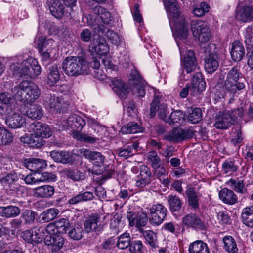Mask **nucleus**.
I'll return each instance as SVG.
<instances>
[{"mask_svg":"<svg viewBox=\"0 0 253 253\" xmlns=\"http://www.w3.org/2000/svg\"><path fill=\"white\" fill-rule=\"evenodd\" d=\"M189 29L186 28L181 31L173 34L178 46L182 67L187 73L194 71L197 66V60L194 51L188 46V41L186 40L188 36Z\"/></svg>","mask_w":253,"mask_h":253,"instance_id":"nucleus-1","label":"nucleus"},{"mask_svg":"<svg viewBox=\"0 0 253 253\" xmlns=\"http://www.w3.org/2000/svg\"><path fill=\"white\" fill-rule=\"evenodd\" d=\"M60 77L59 69L56 65H51L47 70L46 82L49 86H53L59 81Z\"/></svg>","mask_w":253,"mask_h":253,"instance_id":"nucleus-27","label":"nucleus"},{"mask_svg":"<svg viewBox=\"0 0 253 253\" xmlns=\"http://www.w3.org/2000/svg\"><path fill=\"white\" fill-rule=\"evenodd\" d=\"M242 218L245 225L253 228V206L243 209L242 212Z\"/></svg>","mask_w":253,"mask_h":253,"instance_id":"nucleus-42","label":"nucleus"},{"mask_svg":"<svg viewBox=\"0 0 253 253\" xmlns=\"http://www.w3.org/2000/svg\"><path fill=\"white\" fill-rule=\"evenodd\" d=\"M219 197L223 203L230 205L235 204L238 201L236 194L232 190L226 188L219 191Z\"/></svg>","mask_w":253,"mask_h":253,"instance_id":"nucleus-28","label":"nucleus"},{"mask_svg":"<svg viewBox=\"0 0 253 253\" xmlns=\"http://www.w3.org/2000/svg\"><path fill=\"white\" fill-rule=\"evenodd\" d=\"M105 29L106 32L103 33L108 37L109 40L112 44L118 45L122 42V38L113 31L110 30L109 27H106Z\"/></svg>","mask_w":253,"mask_h":253,"instance_id":"nucleus-58","label":"nucleus"},{"mask_svg":"<svg viewBox=\"0 0 253 253\" xmlns=\"http://www.w3.org/2000/svg\"><path fill=\"white\" fill-rule=\"evenodd\" d=\"M18 179L17 175L15 173H10L1 178L0 179V181L4 188L6 190L9 189L11 191H15V195L17 197H19L22 196V191L23 188L20 185L16 183Z\"/></svg>","mask_w":253,"mask_h":253,"instance_id":"nucleus-15","label":"nucleus"},{"mask_svg":"<svg viewBox=\"0 0 253 253\" xmlns=\"http://www.w3.org/2000/svg\"><path fill=\"white\" fill-rule=\"evenodd\" d=\"M209 9V5L205 2H202L194 7L193 9V12L195 16L201 17L204 16L206 12H208Z\"/></svg>","mask_w":253,"mask_h":253,"instance_id":"nucleus-61","label":"nucleus"},{"mask_svg":"<svg viewBox=\"0 0 253 253\" xmlns=\"http://www.w3.org/2000/svg\"><path fill=\"white\" fill-rule=\"evenodd\" d=\"M224 247L229 253H237L238 248L236 242L233 237L226 236L223 238Z\"/></svg>","mask_w":253,"mask_h":253,"instance_id":"nucleus-48","label":"nucleus"},{"mask_svg":"<svg viewBox=\"0 0 253 253\" xmlns=\"http://www.w3.org/2000/svg\"><path fill=\"white\" fill-rule=\"evenodd\" d=\"M222 169L225 173L231 174L237 171L238 168L235 162L231 160H226L222 164Z\"/></svg>","mask_w":253,"mask_h":253,"instance_id":"nucleus-63","label":"nucleus"},{"mask_svg":"<svg viewBox=\"0 0 253 253\" xmlns=\"http://www.w3.org/2000/svg\"><path fill=\"white\" fill-rule=\"evenodd\" d=\"M24 166L34 172H39L47 166V164L43 159L38 158H28L24 161Z\"/></svg>","mask_w":253,"mask_h":253,"instance_id":"nucleus-19","label":"nucleus"},{"mask_svg":"<svg viewBox=\"0 0 253 253\" xmlns=\"http://www.w3.org/2000/svg\"><path fill=\"white\" fill-rule=\"evenodd\" d=\"M49 9L52 15L57 19L62 18L65 13V7L59 1L53 2Z\"/></svg>","mask_w":253,"mask_h":253,"instance_id":"nucleus-47","label":"nucleus"},{"mask_svg":"<svg viewBox=\"0 0 253 253\" xmlns=\"http://www.w3.org/2000/svg\"><path fill=\"white\" fill-rule=\"evenodd\" d=\"M167 105L164 103H160L158 99L155 98L151 103V115H154L156 112H158L159 117L165 122L168 123L169 121V117L167 115L169 112L167 109Z\"/></svg>","mask_w":253,"mask_h":253,"instance_id":"nucleus-17","label":"nucleus"},{"mask_svg":"<svg viewBox=\"0 0 253 253\" xmlns=\"http://www.w3.org/2000/svg\"><path fill=\"white\" fill-rule=\"evenodd\" d=\"M191 30L193 36L198 38L201 43L208 44L211 32L207 23L202 21L193 22L191 24Z\"/></svg>","mask_w":253,"mask_h":253,"instance_id":"nucleus-10","label":"nucleus"},{"mask_svg":"<svg viewBox=\"0 0 253 253\" xmlns=\"http://www.w3.org/2000/svg\"><path fill=\"white\" fill-rule=\"evenodd\" d=\"M165 137L168 140L179 142L188 137L187 131L180 128H174Z\"/></svg>","mask_w":253,"mask_h":253,"instance_id":"nucleus-35","label":"nucleus"},{"mask_svg":"<svg viewBox=\"0 0 253 253\" xmlns=\"http://www.w3.org/2000/svg\"><path fill=\"white\" fill-rule=\"evenodd\" d=\"M5 122L6 125L12 128H20L26 124L25 118L21 114L17 113L9 116L6 118Z\"/></svg>","mask_w":253,"mask_h":253,"instance_id":"nucleus-26","label":"nucleus"},{"mask_svg":"<svg viewBox=\"0 0 253 253\" xmlns=\"http://www.w3.org/2000/svg\"><path fill=\"white\" fill-rule=\"evenodd\" d=\"M169 209L172 211L180 210L182 206V201L180 198L176 195H170L168 198Z\"/></svg>","mask_w":253,"mask_h":253,"instance_id":"nucleus-54","label":"nucleus"},{"mask_svg":"<svg viewBox=\"0 0 253 253\" xmlns=\"http://www.w3.org/2000/svg\"><path fill=\"white\" fill-rule=\"evenodd\" d=\"M13 93L17 101L25 104H31L39 98L41 90L34 83L23 81L14 88Z\"/></svg>","mask_w":253,"mask_h":253,"instance_id":"nucleus-2","label":"nucleus"},{"mask_svg":"<svg viewBox=\"0 0 253 253\" xmlns=\"http://www.w3.org/2000/svg\"><path fill=\"white\" fill-rule=\"evenodd\" d=\"M142 131L143 128L135 122H129L121 128L123 134L137 133Z\"/></svg>","mask_w":253,"mask_h":253,"instance_id":"nucleus-49","label":"nucleus"},{"mask_svg":"<svg viewBox=\"0 0 253 253\" xmlns=\"http://www.w3.org/2000/svg\"><path fill=\"white\" fill-rule=\"evenodd\" d=\"M187 113V120L192 124L198 123L202 119V111L199 108H188Z\"/></svg>","mask_w":253,"mask_h":253,"instance_id":"nucleus-41","label":"nucleus"},{"mask_svg":"<svg viewBox=\"0 0 253 253\" xmlns=\"http://www.w3.org/2000/svg\"><path fill=\"white\" fill-rule=\"evenodd\" d=\"M131 253H142L144 246L141 241L135 240L131 242L129 246Z\"/></svg>","mask_w":253,"mask_h":253,"instance_id":"nucleus-64","label":"nucleus"},{"mask_svg":"<svg viewBox=\"0 0 253 253\" xmlns=\"http://www.w3.org/2000/svg\"><path fill=\"white\" fill-rule=\"evenodd\" d=\"M26 115L33 120H39L43 115V110L42 107L38 104L31 105L29 108L26 111Z\"/></svg>","mask_w":253,"mask_h":253,"instance_id":"nucleus-38","label":"nucleus"},{"mask_svg":"<svg viewBox=\"0 0 253 253\" xmlns=\"http://www.w3.org/2000/svg\"><path fill=\"white\" fill-rule=\"evenodd\" d=\"M59 211L55 208H50L44 211L40 214L41 220L43 222H48L54 219L59 214Z\"/></svg>","mask_w":253,"mask_h":253,"instance_id":"nucleus-51","label":"nucleus"},{"mask_svg":"<svg viewBox=\"0 0 253 253\" xmlns=\"http://www.w3.org/2000/svg\"><path fill=\"white\" fill-rule=\"evenodd\" d=\"M33 195L37 197L48 198L54 193V188L53 186L45 185L36 187L33 189Z\"/></svg>","mask_w":253,"mask_h":253,"instance_id":"nucleus-31","label":"nucleus"},{"mask_svg":"<svg viewBox=\"0 0 253 253\" xmlns=\"http://www.w3.org/2000/svg\"><path fill=\"white\" fill-rule=\"evenodd\" d=\"M185 193L188 198L189 205L193 209H198L199 206V199L194 188H188Z\"/></svg>","mask_w":253,"mask_h":253,"instance_id":"nucleus-50","label":"nucleus"},{"mask_svg":"<svg viewBox=\"0 0 253 253\" xmlns=\"http://www.w3.org/2000/svg\"><path fill=\"white\" fill-rule=\"evenodd\" d=\"M232 124V118L227 113L219 114L215 119V127L217 129H227Z\"/></svg>","mask_w":253,"mask_h":253,"instance_id":"nucleus-33","label":"nucleus"},{"mask_svg":"<svg viewBox=\"0 0 253 253\" xmlns=\"http://www.w3.org/2000/svg\"><path fill=\"white\" fill-rule=\"evenodd\" d=\"M219 63L217 60V56L210 54L205 60V69L209 73H212L217 70Z\"/></svg>","mask_w":253,"mask_h":253,"instance_id":"nucleus-39","label":"nucleus"},{"mask_svg":"<svg viewBox=\"0 0 253 253\" xmlns=\"http://www.w3.org/2000/svg\"><path fill=\"white\" fill-rule=\"evenodd\" d=\"M189 253H210L207 244L201 240L191 243L188 249Z\"/></svg>","mask_w":253,"mask_h":253,"instance_id":"nucleus-37","label":"nucleus"},{"mask_svg":"<svg viewBox=\"0 0 253 253\" xmlns=\"http://www.w3.org/2000/svg\"><path fill=\"white\" fill-rule=\"evenodd\" d=\"M252 8L249 6H244L241 8L236 15L238 19L244 22H248L253 19Z\"/></svg>","mask_w":253,"mask_h":253,"instance_id":"nucleus-44","label":"nucleus"},{"mask_svg":"<svg viewBox=\"0 0 253 253\" xmlns=\"http://www.w3.org/2000/svg\"><path fill=\"white\" fill-rule=\"evenodd\" d=\"M37 216V212L31 210H26L22 213L21 218L24 224L32 225L34 223Z\"/></svg>","mask_w":253,"mask_h":253,"instance_id":"nucleus-53","label":"nucleus"},{"mask_svg":"<svg viewBox=\"0 0 253 253\" xmlns=\"http://www.w3.org/2000/svg\"><path fill=\"white\" fill-rule=\"evenodd\" d=\"M127 218L131 226H135L137 228L142 229L141 227L145 226L148 221V216L146 212L140 214H135L132 212L127 213Z\"/></svg>","mask_w":253,"mask_h":253,"instance_id":"nucleus-18","label":"nucleus"},{"mask_svg":"<svg viewBox=\"0 0 253 253\" xmlns=\"http://www.w3.org/2000/svg\"><path fill=\"white\" fill-rule=\"evenodd\" d=\"M149 220L154 225H159L164 221L167 213V208L161 204H154L147 208Z\"/></svg>","mask_w":253,"mask_h":253,"instance_id":"nucleus-9","label":"nucleus"},{"mask_svg":"<svg viewBox=\"0 0 253 253\" xmlns=\"http://www.w3.org/2000/svg\"><path fill=\"white\" fill-rule=\"evenodd\" d=\"M139 147L136 142L133 143L131 145H125L121 148L116 151V153L119 156L127 158L133 155Z\"/></svg>","mask_w":253,"mask_h":253,"instance_id":"nucleus-36","label":"nucleus"},{"mask_svg":"<svg viewBox=\"0 0 253 253\" xmlns=\"http://www.w3.org/2000/svg\"><path fill=\"white\" fill-rule=\"evenodd\" d=\"M245 54V49L242 43L238 41H235L232 44L231 56L233 60L239 61L242 60Z\"/></svg>","mask_w":253,"mask_h":253,"instance_id":"nucleus-32","label":"nucleus"},{"mask_svg":"<svg viewBox=\"0 0 253 253\" xmlns=\"http://www.w3.org/2000/svg\"><path fill=\"white\" fill-rule=\"evenodd\" d=\"M140 233L142 235L146 243L150 246L155 247L157 244V237L156 234L151 230H144L143 229H140Z\"/></svg>","mask_w":253,"mask_h":253,"instance_id":"nucleus-45","label":"nucleus"},{"mask_svg":"<svg viewBox=\"0 0 253 253\" xmlns=\"http://www.w3.org/2000/svg\"><path fill=\"white\" fill-rule=\"evenodd\" d=\"M100 62L98 59H94L91 62H89V67L94 69L93 73L95 78L100 80H104L106 77V75L102 69H100Z\"/></svg>","mask_w":253,"mask_h":253,"instance_id":"nucleus-46","label":"nucleus"},{"mask_svg":"<svg viewBox=\"0 0 253 253\" xmlns=\"http://www.w3.org/2000/svg\"><path fill=\"white\" fill-rule=\"evenodd\" d=\"M240 73L237 68H232L228 73L224 82V88L229 93L234 94L238 90L244 89V84L238 82Z\"/></svg>","mask_w":253,"mask_h":253,"instance_id":"nucleus-8","label":"nucleus"},{"mask_svg":"<svg viewBox=\"0 0 253 253\" xmlns=\"http://www.w3.org/2000/svg\"><path fill=\"white\" fill-rule=\"evenodd\" d=\"M29 132H35L36 134L42 138H48L52 135L51 128L48 125L41 122H36L31 124L28 127Z\"/></svg>","mask_w":253,"mask_h":253,"instance_id":"nucleus-16","label":"nucleus"},{"mask_svg":"<svg viewBox=\"0 0 253 253\" xmlns=\"http://www.w3.org/2000/svg\"><path fill=\"white\" fill-rule=\"evenodd\" d=\"M65 174L74 181L83 180L85 179V174L77 169H68L64 170Z\"/></svg>","mask_w":253,"mask_h":253,"instance_id":"nucleus-56","label":"nucleus"},{"mask_svg":"<svg viewBox=\"0 0 253 253\" xmlns=\"http://www.w3.org/2000/svg\"><path fill=\"white\" fill-rule=\"evenodd\" d=\"M206 83L204 80L202 74L196 72L192 79L191 90V94L195 95L204 91L206 88Z\"/></svg>","mask_w":253,"mask_h":253,"instance_id":"nucleus-20","label":"nucleus"},{"mask_svg":"<svg viewBox=\"0 0 253 253\" xmlns=\"http://www.w3.org/2000/svg\"><path fill=\"white\" fill-rule=\"evenodd\" d=\"M131 237L129 233L125 232L118 238L117 247L121 249L128 247L131 243Z\"/></svg>","mask_w":253,"mask_h":253,"instance_id":"nucleus-55","label":"nucleus"},{"mask_svg":"<svg viewBox=\"0 0 253 253\" xmlns=\"http://www.w3.org/2000/svg\"><path fill=\"white\" fill-rule=\"evenodd\" d=\"M45 243L47 245H51L52 250L56 252L59 251L64 245V239L60 235L49 236L46 237Z\"/></svg>","mask_w":253,"mask_h":253,"instance_id":"nucleus-34","label":"nucleus"},{"mask_svg":"<svg viewBox=\"0 0 253 253\" xmlns=\"http://www.w3.org/2000/svg\"><path fill=\"white\" fill-rule=\"evenodd\" d=\"M44 228L42 226H35L29 230H27L21 233V237L29 243H40L43 239H46L47 235H44Z\"/></svg>","mask_w":253,"mask_h":253,"instance_id":"nucleus-12","label":"nucleus"},{"mask_svg":"<svg viewBox=\"0 0 253 253\" xmlns=\"http://www.w3.org/2000/svg\"><path fill=\"white\" fill-rule=\"evenodd\" d=\"M62 67L65 73L70 76L87 74L89 72V64L83 57L66 58L63 62Z\"/></svg>","mask_w":253,"mask_h":253,"instance_id":"nucleus-4","label":"nucleus"},{"mask_svg":"<svg viewBox=\"0 0 253 253\" xmlns=\"http://www.w3.org/2000/svg\"><path fill=\"white\" fill-rule=\"evenodd\" d=\"M100 218L97 215L90 216L84 223V228L87 232L101 230L104 224L100 221Z\"/></svg>","mask_w":253,"mask_h":253,"instance_id":"nucleus-24","label":"nucleus"},{"mask_svg":"<svg viewBox=\"0 0 253 253\" xmlns=\"http://www.w3.org/2000/svg\"><path fill=\"white\" fill-rule=\"evenodd\" d=\"M11 95L6 92L0 93V114L7 115L12 111Z\"/></svg>","mask_w":253,"mask_h":253,"instance_id":"nucleus-23","label":"nucleus"},{"mask_svg":"<svg viewBox=\"0 0 253 253\" xmlns=\"http://www.w3.org/2000/svg\"><path fill=\"white\" fill-rule=\"evenodd\" d=\"M21 213L20 209L14 205L0 206V216L6 218H14Z\"/></svg>","mask_w":253,"mask_h":253,"instance_id":"nucleus-29","label":"nucleus"},{"mask_svg":"<svg viewBox=\"0 0 253 253\" xmlns=\"http://www.w3.org/2000/svg\"><path fill=\"white\" fill-rule=\"evenodd\" d=\"M185 115L181 110H176L172 112L169 117V121L168 123L171 124H181L185 120Z\"/></svg>","mask_w":253,"mask_h":253,"instance_id":"nucleus-57","label":"nucleus"},{"mask_svg":"<svg viewBox=\"0 0 253 253\" xmlns=\"http://www.w3.org/2000/svg\"><path fill=\"white\" fill-rule=\"evenodd\" d=\"M129 81L133 94L138 97H143L145 95L144 81L137 70L131 71Z\"/></svg>","mask_w":253,"mask_h":253,"instance_id":"nucleus-11","label":"nucleus"},{"mask_svg":"<svg viewBox=\"0 0 253 253\" xmlns=\"http://www.w3.org/2000/svg\"><path fill=\"white\" fill-rule=\"evenodd\" d=\"M23 59L22 56L18 57V65L16 66L20 75L28 76L34 78L41 74V67L36 59L29 57Z\"/></svg>","mask_w":253,"mask_h":253,"instance_id":"nucleus-5","label":"nucleus"},{"mask_svg":"<svg viewBox=\"0 0 253 253\" xmlns=\"http://www.w3.org/2000/svg\"><path fill=\"white\" fill-rule=\"evenodd\" d=\"M226 184L237 193L243 194L246 191L243 181L238 178H231L226 182Z\"/></svg>","mask_w":253,"mask_h":253,"instance_id":"nucleus-43","label":"nucleus"},{"mask_svg":"<svg viewBox=\"0 0 253 253\" xmlns=\"http://www.w3.org/2000/svg\"><path fill=\"white\" fill-rule=\"evenodd\" d=\"M62 128L68 129L71 128L73 129V134L75 132L81 131L85 125V122L80 116L73 114L68 117H64L62 122Z\"/></svg>","mask_w":253,"mask_h":253,"instance_id":"nucleus-14","label":"nucleus"},{"mask_svg":"<svg viewBox=\"0 0 253 253\" xmlns=\"http://www.w3.org/2000/svg\"><path fill=\"white\" fill-rule=\"evenodd\" d=\"M182 222L183 224L188 227L199 229L204 227L203 222L195 213H190L185 216L183 218Z\"/></svg>","mask_w":253,"mask_h":253,"instance_id":"nucleus-25","label":"nucleus"},{"mask_svg":"<svg viewBox=\"0 0 253 253\" xmlns=\"http://www.w3.org/2000/svg\"><path fill=\"white\" fill-rule=\"evenodd\" d=\"M163 3L168 12L169 25L173 34L183 31L185 28L189 29L188 23L179 12L175 0H164Z\"/></svg>","mask_w":253,"mask_h":253,"instance_id":"nucleus-3","label":"nucleus"},{"mask_svg":"<svg viewBox=\"0 0 253 253\" xmlns=\"http://www.w3.org/2000/svg\"><path fill=\"white\" fill-rule=\"evenodd\" d=\"M83 154L86 158L92 161L97 166H100L104 162V157L100 152L85 149Z\"/></svg>","mask_w":253,"mask_h":253,"instance_id":"nucleus-40","label":"nucleus"},{"mask_svg":"<svg viewBox=\"0 0 253 253\" xmlns=\"http://www.w3.org/2000/svg\"><path fill=\"white\" fill-rule=\"evenodd\" d=\"M54 223L59 233H66L70 226L69 220L65 218H60L54 222Z\"/></svg>","mask_w":253,"mask_h":253,"instance_id":"nucleus-62","label":"nucleus"},{"mask_svg":"<svg viewBox=\"0 0 253 253\" xmlns=\"http://www.w3.org/2000/svg\"><path fill=\"white\" fill-rule=\"evenodd\" d=\"M12 133L7 130L0 127V145H7L12 141Z\"/></svg>","mask_w":253,"mask_h":253,"instance_id":"nucleus-60","label":"nucleus"},{"mask_svg":"<svg viewBox=\"0 0 253 253\" xmlns=\"http://www.w3.org/2000/svg\"><path fill=\"white\" fill-rule=\"evenodd\" d=\"M94 21L89 23L94 29L102 33L106 32V28L112 24L110 13L100 6L95 7L93 9Z\"/></svg>","mask_w":253,"mask_h":253,"instance_id":"nucleus-6","label":"nucleus"},{"mask_svg":"<svg viewBox=\"0 0 253 253\" xmlns=\"http://www.w3.org/2000/svg\"><path fill=\"white\" fill-rule=\"evenodd\" d=\"M73 136L78 140L90 143H93L97 140L96 138L91 135L84 134L80 131L75 132L73 134Z\"/></svg>","mask_w":253,"mask_h":253,"instance_id":"nucleus-59","label":"nucleus"},{"mask_svg":"<svg viewBox=\"0 0 253 253\" xmlns=\"http://www.w3.org/2000/svg\"><path fill=\"white\" fill-rule=\"evenodd\" d=\"M89 52L94 59H97V57L105 56L109 52V47L105 41L100 37L97 39L93 38L89 46Z\"/></svg>","mask_w":253,"mask_h":253,"instance_id":"nucleus-13","label":"nucleus"},{"mask_svg":"<svg viewBox=\"0 0 253 253\" xmlns=\"http://www.w3.org/2000/svg\"><path fill=\"white\" fill-rule=\"evenodd\" d=\"M50 156L56 162L68 164L72 162V155L67 151H52L50 152Z\"/></svg>","mask_w":253,"mask_h":253,"instance_id":"nucleus-30","label":"nucleus"},{"mask_svg":"<svg viewBox=\"0 0 253 253\" xmlns=\"http://www.w3.org/2000/svg\"><path fill=\"white\" fill-rule=\"evenodd\" d=\"M30 133V136L26 139L25 142L30 147H40L43 144V140L41 137L36 135L35 132Z\"/></svg>","mask_w":253,"mask_h":253,"instance_id":"nucleus-52","label":"nucleus"},{"mask_svg":"<svg viewBox=\"0 0 253 253\" xmlns=\"http://www.w3.org/2000/svg\"><path fill=\"white\" fill-rule=\"evenodd\" d=\"M46 108L51 113H57L62 108L65 107V103L62 102V99L55 96L47 97L44 103Z\"/></svg>","mask_w":253,"mask_h":253,"instance_id":"nucleus-21","label":"nucleus"},{"mask_svg":"<svg viewBox=\"0 0 253 253\" xmlns=\"http://www.w3.org/2000/svg\"><path fill=\"white\" fill-rule=\"evenodd\" d=\"M38 48L42 62L49 61L58 52L57 43L52 39H45L43 36L39 38Z\"/></svg>","mask_w":253,"mask_h":253,"instance_id":"nucleus-7","label":"nucleus"},{"mask_svg":"<svg viewBox=\"0 0 253 253\" xmlns=\"http://www.w3.org/2000/svg\"><path fill=\"white\" fill-rule=\"evenodd\" d=\"M110 86L114 92L120 98H126L127 91V85L121 80L117 78H112Z\"/></svg>","mask_w":253,"mask_h":253,"instance_id":"nucleus-22","label":"nucleus"}]
</instances>
